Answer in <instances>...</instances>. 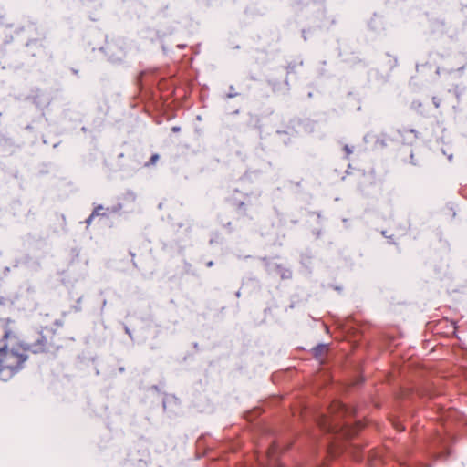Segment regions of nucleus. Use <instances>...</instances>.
<instances>
[{
  "mask_svg": "<svg viewBox=\"0 0 467 467\" xmlns=\"http://www.w3.org/2000/svg\"><path fill=\"white\" fill-rule=\"evenodd\" d=\"M237 209H238V211H239L241 215H243V216H246L247 215L244 202H240L238 203V205H237Z\"/></svg>",
  "mask_w": 467,
  "mask_h": 467,
  "instance_id": "423d86ee",
  "label": "nucleus"
},
{
  "mask_svg": "<svg viewBox=\"0 0 467 467\" xmlns=\"http://www.w3.org/2000/svg\"><path fill=\"white\" fill-rule=\"evenodd\" d=\"M9 336H10V333H9L8 331H5V336H4V337H5V339H7V338L9 337Z\"/></svg>",
  "mask_w": 467,
  "mask_h": 467,
  "instance_id": "2eb2a0df",
  "label": "nucleus"
},
{
  "mask_svg": "<svg viewBox=\"0 0 467 467\" xmlns=\"http://www.w3.org/2000/svg\"><path fill=\"white\" fill-rule=\"evenodd\" d=\"M344 150H346V152H347V154H348H348H350V153L352 152V151H351V150L348 148V145H346V146H345Z\"/></svg>",
  "mask_w": 467,
  "mask_h": 467,
  "instance_id": "f8f14e48",
  "label": "nucleus"
},
{
  "mask_svg": "<svg viewBox=\"0 0 467 467\" xmlns=\"http://www.w3.org/2000/svg\"><path fill=\"white\" fill-rule=\"evenodd\" d=\"M179 130H180V128H179V127H173V128H172V131H174V132H177V131H179Z\"/></svg>",
  "mask_w": 467,
  "mask_h": 467,
  "instance_id": "f3484780",
  "label": "nucleus"
},
{
  "mask_svg": "<svg viewBox=\"0 0 467 467\" xmlns=\"http://www.w3.org/2000/svg\"><path fill=\"white\" fill-rule=\"evenodd\" d=\"M296 64H289L286 67L287 75H290L292 73H296Z\"/></svg>",
  "mask_w": 467,
  "mask_h": 467,
  "instance_id": "6e6552de",
  "label": "nucleus"
},
{
  "mask_svg": "<svg viewBox=\"0 0 467 467\" xmlns=\"http://www.w3.org/2000/svg\"><path fill=\"white\" fill-rule=\"evenodd\" d=\"M412 107H413L414 109L420 108V107H421V103H420V102H419V101H414V102L412 103Z\"/></svg>",
  "mask_w": 467,
  "mask_h": 467,
  "instance_id": "9b49d317",
  "label": "nucleus"
},
{
  "mask_svg": "<svg viewBox=\"0 0 467 467\" xmlns=\"http://www.w3.org/2000/svg\"><path fill=\"white\" fill-rule=\"evenodd\" d=\"M330 416L321 415L317 420L319 427L327 431L340 433L344 437H350L357 432V429L348 426V423L340 424L338 420L344 417H350L355 413L353 408H348L339 401H334L329 407Z\"/></svg>",
  "mask_w": 467,
  "mask_h": 467,
  "instance_id": "f03ea898",
  "label": "nucleus"
},
{
  "mask_svg": "<svg viewBox=\"0 0 467 467\" xmlns=\"http://www.w3.org/2000/svg\"><path fill=\"white\" fill-rule=\"evenodd\" d=\"M325 328L327 332H329V327L327 326H325Z\"/></svg>",
  "mask_w": 467,
  "mask_h": 467,
  "instance_id": "6ab92c4d",
  "label": "nucleus"
},
{
  "mask_svg": "<svg viewBox=\"0 0 467 467\" xmlns=\"http://www.w3.org/2000/svg\"><path fill=\"white\" fill-rule=\"evenodd\" d=\"M357 424L358 425V428L360 429L361 428L360 422H357Z\"/></svg>",
  "mask_w": 467,
  "mask_h": 467,
  "instance_id": "412c9836",
  "label": "nucleus"
},
{
  "mask_svg": "<svg viewBox=\"0 0 467 467\" xmlns=\"http://www.w3.org/2000/svg\"><path fill=\"white\" fill-rule=\"evenodd\" d=\"M451 333H455V330H456V327H455V323H451Z\"/></svg>",
  "mask_w": 467,
  "mask_h": 467,
  "instance_id": "ddd939ff",
  "label": "nucleus"
},
{
  "mask_svg": "<svg viewBox=\"0 0 467 467\" xmlns=\"http://www.w3.org/2000/svg\"><path fill=\"white\" fill-rule=\"evenodd\" d=\"M93 219L94 218H91V214H90L89 217L86 220L87 224L89 225Z\"/></svg>",
  "mask_w": 467,
  "mask_h": 467,
  "instance_id": "4468645a",
  "label": "nucleus"
},
{
  "mask_svg": "<svg viewBox=\"0 0 467 467\" xmlns=\"http://www.w3.org/2000/svg\"><path fill=\"white\" fill-rule=\"evenodd\" d=\"M273 271L279 274L282 279H290L292 277L291 270L285 268L281 265H275Z\"/></svg>",
  "mask_w": 467,
  "mask_h": 467,
  "instance_id": "7ed1b4c3",
  "label": "nucleus"
},
{
  "mask_svg": "<svg viewBox=\"0 0 467 467\" xmlns=\"http://www.w3.org/2000/svg\"><path fill=\"white\" fill-rule=\"evenodd\" d=\"M432 102H433L435 108L438 109L440 107V105H441V99L440 98L434 96L432 98Z\"/></svg>",
  "mask_w": 467,
  "mask_h": 467,
  "instance_id": "9d476101",
  "label": "nucleus"
},
{
  "mask_svg": "<svg viewBox=\"0 0 467 467\" xmlns=\"http://www.w3.org/2000/svg\"><path fill=\"white\" fill-rule=\"evenodd\" d=\"M285 84L288 85V78H285Z\"/></svg>",
  "mask_w": 467,
  "mask_h": 467,
  "instance_id": "aec40b11",
  "label": "nucleus"
},
{
  "mask_svg": "<svg viewBox=\"0 0 467 467\" xmlns=\"http://www.w3.org/2000/svg\"><path fill=\"white\" fill-rule=\"evenodd\" d=\"M327 350V345L319 344L313 348V354L317 358H321Z\"/></svg>",
  "mask_w": 467,
  "mask_h": 467,
  "instance_id": "20e7f679",
  "label": "nucleus"
},
{
  "mask_svg": "<svg viewBox=\"0 0 467 467\" xmlns=\"http://www.w3.org/2000/svg\"><path fill=\"white\" fill-rule=\"evenodd\" d=\"M235 96H237V94H236V93H229V94L227 95V97H228V98H234V97H235Z\"/></svg>",
  "mask_w": 467,
  "mask_h": 467,
  "instance_id": "dca6fc26",
  "label": "nucleus"
},
{
  "mask_svg": "<svg viewBox=\"0 0 467 467\" xmlns=\"http://www.w3.org/2000/svg\"><path fill=\"white\" fill-rule=\"evenodd\" d=\"M104 208L102 205H98L97 207H95V209L93 210L92 213H91V218H94L96 216H108V214L106 213H101L100 211H102Z\"/></svg>",
  "mask_w": 467,
  "mask_h": 467,
  "instance_id": "39448f33",
  "label": "nucleus"
},
{
  "mask_svg": "<svg viewBox=\"0 0 467 467\" xmlns=\"http://www.w3.org/2000/svg\"><path fill=\"white\" fill-rule=\"evenodd\" d=\"M159 158H160L159 154H157V153L153 154L150 157L149 162L146 164V166L154 165L158 161Z\"/></svg>",
  "mask_w": 467,
  "mask_h": 467,
  "instance_id": "0eeeda50",
  "label": "nucleus"
},
{
  "mask_svg": "<svg viewBox=\"0 0 467 467\" xmlns=\"http://www.w3.org/2000/svg\"><path fill=\"white\" fill-rule=\"evenodd\" d=\"M46 345L47 339L40 335L36 342H25L18 348L10 347L6 343L0 346V379L7 380L23 368L25 362L28 358L27 351L33 353L42 352Z\"/></svg>",
  "mask_w": 467,
  "mask_h": 467,
  "instance_id": "f257e3e1",
  "label": "nucleus"
},
{
  "mask_svg": "<svg viewBox=\"0 0 467 467\" xmlns=\"http://www.w3.org/2000/svg\"><path fill=\"white\" fill-rule=\"evenodd\" d=\"M277 450V445L274 444L269 450H268V457L272 459L275 453V451Z\"/></svg>",
  "mask_w": 467,
  "mask_h": 467,
  "instance_id": "1a4fd4ad",
  "label": "nucleus"
},
{
  "mask_svg": "<svg viewBox=\"0 0 467 467\" xmlns=\"http://www.w3.org/2000/svg\"><path fill=\"white\" fill-rule=\"evenodd\" d=\"M213 265V261L207 263V266H212Z\"/></svg>",
  "mask_w": 467,
  "mask_h": 467,
  "instance_id": "a211bd4d",
  "label": "nucleus"
}]
</instances>
